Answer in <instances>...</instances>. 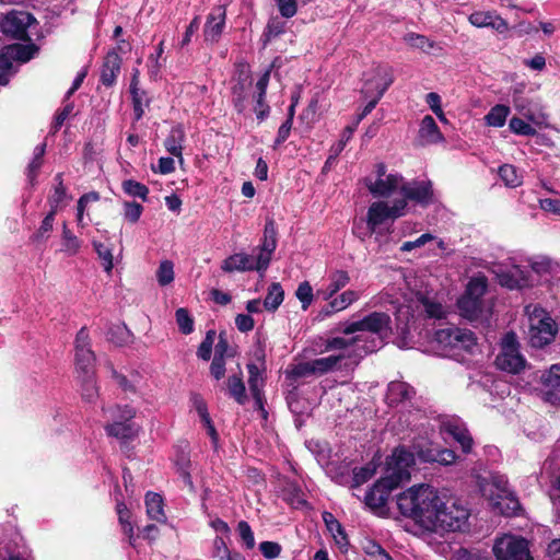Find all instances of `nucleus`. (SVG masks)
Returning a JSON list of instances; mask_svg holds the SVG:
<instances>
[{"label":"nucleus","instance_id":"obj_18","mask_svg":"<svg viewBox=\"0 0 560 560\" xmlns=\"http://www.w3.org/2000/svg\"><path fill=\"white\" fill-rule=\"evenodd\" d=\"M322 518L326 525V528L334 537L335 542L339 546L340 549L347 551L350 541L341 523L334 516L331 512L328 511L323 512Z\"/></svg>","mask_w":560,"mask_h":560},{"label":"nucleus","instance_id":"obj_7","mask_svg":"<svg viewBox=\"0 0 560 560\" xmlns=\"http://www.w3.org/2000/svg\"><path fill=\"white\" fill-rule=\"evenodd\" d=\"M435 340L444 348L464 350L469 353H472V349L477 346L475 332L457 326H448L436 330Z\"/></svg>","mask_w":560,"mask_h":560},{"label":"nucleus","instance_id":"obj_45","mask_svg":"<svg viewBox=\"0 0 560 560\" xmlns=\"http://www.w3.org/2000/svg\"><path fill=\"white\" fill-rule=\"evenodd\" d=\"M350 282L349 273L345 270H337L330 276V283L327 288L325 299L332 298L339 290Z\"/></svg>","mask_w":560,"mask_h":560},{"label":"nucleus","instance_id":"obj_40","mask_svg":"<svg viewBox=\"0 0 560 560\" xmlns=\"http://www.w3.org/2000/svg\"><path fill=\"white\" fill-rule=\"evenodd\" d=\"M94 250L97 254L98 259L102 262L104 271L108 275L112 273L114 267V257H113V245L109 243H102L98 241H93Z\"/></svg>","mask_w":560,"mask_h":560},{"label":"nucleus","instance_id":"obj_64","mask_svg":"<svg viewBox=\"0 0 560 560\" xmlns=\"http://www.w3.org/2000/svg\"><path fill=\"white\" fill-rule=\"evenodd\" d=\"M259 550L266 559H276L282 551V546L276 541H261L259 544Z\"/></svg>","mask_w":560,"mask_h":560},{"label":"nucleus","instance_id":"obj_20","mask_svg":"<svg viewBox=\"0 0 560 560\" xmlns=\"http://www.w3.org/2000/svg\"><path fill=\"white\" fill-rule=\"evenodd\" d=\"M364 331L382 335L384 331L390 330V316L384 312H372L362 319Z\"/></svg>","mask_w":560,"mask_h":560},{"label":"nucleus","instance_id":"obj_43","mask_svg":"<svg viewBox=\"0 0 560 560\" xmlns=\"http://www.w3.org/2000/svg\"><path fill=\"white\" fill-rule=\"evenodd\" d=\"M510 113V107L506 105L498 104L493 106L489 113L486 115L485 119L488 126L492 127H502L504 126L508 115Z\"/></svg>","mask_w":560,"mask_h":560},{"label":"nucleus","instance_id":"obj_58","mask_svg":"<svg viewBox=\"0 0 560 560\" xmlns=\"http://www.w3.org/2000/svg\"><path fill=\"white\" fill-rule=\"evenodd\" d=\"M295 296L301 302L302 308L304 311L307 310L308 306L312 304L313 298H314L313 288L308 281H303L299 284V287L295 291Z\"/></svg>","mask_w":560,"mask_h":560},{"label":"nucleus","instance_id":"obj_37","mask_svg":"<svg viewBox=\"0 0 560 560\" xmlns=\"http://www.w3.org/2000/svg\"><path fill=\"white\" fill-rule=\"evenodd\" d=\"M81 240L68 228L65 222L62 225L61 234V248L60 252L66 253L68 256H74L81 248Z\"/></svg>","mask_w":560,"mask_h":560},{"label":"nucleus","instance_id":"obj_38","mask_svg":"<svg viewBox=\"0 0 560 560\" xmlns=\"http://www.w3.org/2000/svg\"><path fill=\"white\" fill-rule=\"evenodd\" d=\"M56 214H57V212L55 210H50L46 214V217L43 219L37 231L30 237V241L33 244H43L48 240V237L54 229V222H55Z\"/></svg>","mask_w":560,"mask_h":560},{"label":"nucleus","instance_id":"obj_4","mask_svg":"<svg viewBox=\"0 0 560 560\" xmlns=\"http://www.w3.org/2000/svg\"><path fill=\"white\" fill-rule=\"evenodd\" d=\"M494 363L499 370L511 374H518L525 369L526 360L520 353V342L515 332L505 334L501 351L495 357Z\"/></svg>","mask_w":560,"mask_h":560},{"label":"nucleus","instance_id":"obj_60","mask_svg":"<svg viewBox=\"0 0 560 560\" xmlns=\"http://www.w3.org/2000/svg\"><path fill=\"white\" fill-rule=\"evenodd\" d=\"M541 381L547 387L560 392V364H553L548 372L542 374Z\"/></svg>","mask_w":560,"mask_h":560},{"label":"nucleus","instance_id":"obj_12","mask_svg":"<svg viewBox=\"0 0 560 560\" xmlns=\"http://www.w3.org/2000/svg\"><path fill=\"white\" fill-rule=\"evenodd\" d=\"M226 9L224 5H217L208 14L203 28V37L207 44H215L221 38L225 27Z\"/></svg>","mask_w":560,"mask_h":560},{"label":"nucleus","instance_id":"obj_28","mask_svg":"<svg viewBox=\"0 0 560 560\" xmlns=\"http://www.w3.org/2000/svg\"><path fill=\"white\" fill-rule=\"evenodd\" d=\"M185 140V131L182 125L174 126L166 139L164 140V147L168 153L179 158L183 161V142Z\"/></svg>","mask_w":560,"mask_h":560},{"label":"nucleus","instance_id":"obj_63","mask_svg":"<svg viewBox=\"0 0 560 560\" xmlns=\"http://www.w3.org/2000/svg\"><path fill=\"white\" fill-rule=\"evenodd\" d=\"M365 553L373 560H393L392 556L376 541H369L364 547Z\"/></svg>","mask_w":560,"mask_h":560},{"label":"nucleus","instance_id":"obj_47","mask_svg":"<svg viewBox=\"0 0 560 560\" xmlns=\"http://www.w3.org/2000/svg\"><path fill=\"white\" fill-rule=\"evenodd\" d=\"M313 369L314 368L312 366L311 361L300 362L288 368L285 371V375L288 380L296 381L299 378L315 375Z\"/></svg>","mask_w":560,"mask_h":560},{"label":"nucleus","instance_id":"obj_52","mask_svg":"<svg viewBox=\"0 0 560 560\" xmlns=\"http://www.w3.org/2000/svg\"><path fill=\"white\" fill-rule=\"evenodd\" d=\"M246 100H247V94H246V89H245L244 83L243 82L236 83L232 88V102H233V106H234L235 110L238 114H243L244 110L246 109Z\"/></svg>","mask_w":560,"mask_h":560},{"label":"nucleus","instance_id":"obj_2","mask_svg":"<svg viewBox=\"0 0 560 560\" xmlns=\"http://www.w3.org/2000/svg\"><path fill=\"white\" fill-rule=\"evenodd\" d=\"M416 465L415 454L406 445H398L385 459V476L381 477L389 488H398L411 478L410 469Z\"/></svg>","mask_w":560,"mask_h":560},{"label":"nucleus","instance_id":"obj_16","mask_svg":"<svg viewBox=\"0 0 560 560\" xmlns=\"http://www.w3.org/2000/svg\"><path fill=\"white\" fill-rule=\"evenodd\" d=\"M415 395V388L406 382L394 381L388 384L387 399L390 406L410 401Z\"/></svg>","mask_w":560,"mask_h":560},{"label":"nucleus","instance_id":"obj_26","mask_svg":"<svg viewBox=\"0 0 560 560\" xmlns=\"http://www.w3.org/2000/svg\"><path fill=\"white\" fill-rule=\"evenodd\" d=\"M381 456L376 453L372 460L361 467H354L352 470V488H358L368 482L376 472Z\"/></svg>","mask_w":560,"mask_h":560},{"label":"nucleus","instance_id":"obj_31","mask_svg":"<svg viewBox=\"0 0 560 560\" xmlns=\"http://www.w3.org/2000/svg\"><path fill=\"white\" fill-rule=\"evenodd\" d=\"M145 508L148 516L156 522H165L164 502L161 494L149 491L145 494Z\"/></svg>","mask_w":560,"mask_h":560},{"label":"nucleus","instance_id":"obj_15","mask_svg":"<svg viewBox=\"0 0 560 560\" xmlns=\"http://www.w3.org/2000/svg\"><path fill=\"white\" fill-rule=\"evenodd\" d=\"M385 479L380 478L365 493L364 502L373 511L386 505L390 492L395 488L387 487Z\"/></svg>","mask_w":560,"mask_h":560},{"label":"nucleus","instance_id":"obj_51","mask_svg":"<svg viewBox=\"0 0 560 560\" xmlns=\"http://www.w3.org/2000/svg\"><path fill=\"white\" fill-rule=\"evenodd\" d=\"M247 371L250 394L262 392L264 380L261 377V371L258 365L255 363H248Z\"/></svg>","mask_w":560,"mask_h":560},{"label":"nucleus","instance_id":"obj_61","mask_svg":"<svg viewBox=\"0 0 560 560\" xmlns=\"http://www.w3.org/2000/svg\"><path fill=\"white\" fill-rule=\"evenodd\" d=\"M143 212L141 203L136 201L124 202V217L130 223H137Z\"/></svg>","mask_w":560,"mask_h":560},{"label":"nucleus","instance_id":"obj_36","mask_svg":"<svg viewBox=\"0 0 560 560\" xmlns=\"http://www.w3.org/2000/svg\"><path fill=\"white\" fill-rule=\"evenodd\" d=\"M27 42V44H14L8 47L11 54V59L20 62H27L34 58L35 54L39 50V47L31 42V39Z\"/></svg>","mask_w":560,"mask_h":560},{"label":"nucleus","instance_id":"obj_1","mask_svg":"<svg viewBox=\"0 0 560 560\" xmlns=\"http://www.w3.org/2000/svg\"><path fill=\"white\" fill-rule=\"evenodd\" d=\"M396 505L402 516L430 528L432 520L436 517L438 508H443V499L435 488L419 485L397 494Z\"/></svg>","mask_w":560,"mask_h":560},{"label":"nucleus","instance_id":"obj_5","mask_svg":"<svg viewBox=\"0 0 560 560\" xmlns=\"http://www.w3.org/2000/svg\"><path fill=\"white\" fill-rule=\"evenodd\" d=\"M492 552L495 560H534L528 540L522 536L506 534L497 537Z\"/></svg>","mask_w":560,"mask_h":560},{"label":"nucleus","instance_id":"obj_42","mask_svg":"<svg viewBox=\"0 0 560 560\" xmlns=\"http://www.w3.org/2000/svg\"><path fill=\"white\" fill-rule=\"evenodd\" d=\"M487 289L488 280L486 276L474 277L468 281L466 290L463 295L482 300V296L486 294Z\"/></svg>","mask_w":560,"mask_h":560},{"label":"nucleus","instance_id":"obj_62","mask_svg":"<svg viewBox=\"0 0 560 560\" xmlns=\"http://www.w3.org/2000/svg\"><path fill=\"white\" fill-rule=\"evenodd\" d=\"M237 532L246 549H253L255 547V536L250 525L246 521H240Z\"/></svg>","mask_w":560,"mask_h":560},{"label":"nucleus","instance_id":"obj_39","mask_svg":"<svg viewBox=\"0 0 560 560\" xmlns=\"http://www.w3.org/2000/svg\"><path fill=\"white\" fill-rule=\"evenodd\" d=\"M284 300V291L279 282H272L268 287L267 295L264 299V307L269 312L279 308Z\"/></svg>","mask_w":560,"mask_h":560},{"label":"nucleus","instance_id":"obj_19","mask_svg":"<svg viewBox=\"0 0 560 560\" xmlns=\"http://www.w3.org/2000/svg\"><path fill=\"white\" fill-rule=\"evenodd\" d=\"M401 180L402 176L389 174L385 179L377 178L374 183H366V187L374 197H388L398 188Z\"/></svg>","mask_w":560,"mask_h":560},{"label":"nucleus","instance_id":"obj_30","mask_svg":"<svg viewBox=\"0 0 560 560\" xmlns=\"http://www.w3.org/2000/svg\"><path fill=\"white\" fill-rule=\"evenodd\" d=\"M228 393L238 405H245L247 401L246 387L243 381V374L238 373L230 375L225 382Z\"/></svg>","mask_w":560,"mask_h":560},{"label":"nucleus","instance_id":"obj_35","mask_svg":"<svg viewBox=\"0 0 560 560\" xmlns=\"http://www.w3.org/2000/svg\"><path fill=\"white\" fill-rule=\"evenodd\" d=\"M404 39L410 47L419 49L425 54H430L436 49L442 50V47H440L435 42L421 34L408 33L405 35Z\"/></svg>","mask_w":560,"mask_h":560},{"label":"nucleus","instance_id":"obj_27","mask_svg":"<svg viewBox=\"0 0 560 560\" xmlns=\"http://www.w3.org/2000/svg\"><path fill=\"white\" fill-rule=\"evenodd\" d=\"M419 137L427 143L435 144L444 141V137L439 129L434 118L430 115H425L420 124Z\"/></svg>","mask_w":560,"mask_h":560},{"label":"nucleus","instance_id":"obj_6","mask_svg":"<svg viewBox=\"0 0 560 560\" xmlns=\"http://www.w3.org/2000/svg\"><path fill=\"white\" fill-rule=\"evenodd\" d=\"M469 512L467 509L452 503L450 506L443 501V508H438L436 517L432 520L430 528H441L447 532H464L468 527Z\"/></svg>","mask_w":560,"mask_h":560},{"label":"nucleus","instance_id":"obj_53","mask_svg":"<svg viewBox=\"0 0 560 560\" xmlns=\"http://www.w3.org/2000/svg\"><path fill=\"white\" fill-rule=\"evenodd\" d=\"M419 301L429 318L440 319L444 316L443 306L440 302L433 301L425 295H421Z\"/></svg>","mask_w":560,"mask_h":560},{"label":"nucleus","instance_id":"obj_8","mask_svg":"<svg viewBox=\"0 0 560 560\" xmlns=\"http://www.w3.org/2000/svg\"><path fill=\"white\" fill-rule=\"evenodd\" d=\"M35 22V18L28 12L12 11L4 16L0 26L8 37L18 40H30L28 27Z\"/></svg>","mask_w":560,"mask_h":560},{"label":"nucleus","instance_id":"obj_10","mask_svg":"<svg viewBox=\"0 0 560 560\" xmlns=\"http://www.w3.org/2000/svg\"><path fill=\"white\" fill-rule=\"evenodd\" d=\"M400 194L423 208L434 200L433 184L431 180H412L399 187Z\"/></svg>","mask_w":560,"mask_h":560},{"label":"nucleus","instance_id":"obj_41","mask_svg":"<svg viewBox=\"0 0 560 560\" xmlns=\"http://www.w3.org/2000/svg\"><path fill=\"white\" fill-rule=\"evenodd\" d=\"M132 108H133V121H139L144 116V106L150 105V98L147 97L144 90L138 89L137 91H130Z\"/></svg>","mask_w":560,"mask_h":560},{"label":"nucleus","instance_id":"obj_23","mask_svg":"<svg viewBox=\"0 0 560 560\" xmlns=\"http://www.w3.org/2000/svg\"><path fill=\"white\" fill-rule=\"evenodd\" d=\"M387 219H392V212L387 202L376 201L370 206L366 223L371 233L375 232L376 228L383 224Z\"/></svg>","mask_w":560,"mask_h":560},{"label":"nucleus","instance_id":"obj_54","mask_svg":"<svg viewBox=\"0 0 560 560\" xmlns=\"http://www.w3.org/2000/svg\"><path fill=\"white\" fill-rule=\"evenodd\" d=\"M156 279L161 287H165L174 280V265L171 260H163L156 271Z\"/></svg>","mask_w":560,"mask_h":560},{"label":"nucleus","instance_id":"obj_44","mask_svg":"<svg viewBox=\"0 0 560 560\" xmlns=\"http://www.w3.org/2000/svg\"><path fill=\"white\" fill-rule=\"evenodd\" d=\"M343 358L345 355L338 354L312 360L311 363L312 366L314 368L313 370L315 375H324L329 371H332L337 363L340 362Z\"/></svg>","mask_w":560,"mask_h":560},{"label":"nucleus","instance_id":"obj_48","mask_svg":"<svg viewBox=\"0 0 560 560\" xmlns=\"http://www.w3.org/2000/svg\"><path fill=\"white\" fill-rule=\"evenodd\" d=\"M499 176L509 187H517L522 184V177L517 168L512 164H503L499 167Z\"/></svg>","mask_w":560,"mask_h":560},{"label":"nucleus","instance_id":"obj_25","mask_svg":"<svg viewBox=\"0 0 560 560\" xmlns=\"http://www.w3.org/2000/svg\"><path fill=\"white\" fill-rule=\"evenodd\" d=\"M383 77L384 79L386 80L385 83L381 86V89L377 91V94H375L374 97H371V100L368 102V104L363 107V109L361 110V113L358 114L357 116V119L354 121V124L352 126H347V130L349 131L350 135H352L354 132V130L357 129L358 125L360 124V121L362 119H364L377 105V103L380 102V100L383 97V95L385 94V92L388 90V88L392 85V79H390V75L383 72Z\"/></svg>","mask_w":560,"mask_h":560},{"label":"nucleus","instance_id":"obj_34","mask_svg":"<svg viewBox=\"0 0 560 560\" xmlns=\"http://www.w3.org/2000/svg\"><path fill=\"white\" fill-rule=\"evenodd\" d=\"M105 431L109 436L120 440H130L136 435L135 424L121 420H115L113 423L105 427Z\"/></svg>","mask_w":560,"mask_h":560},{"label":"nucleus","instance_id":"obj_3","mask_svg":"<svg viewBox=\"0 0 560 560\" xmlns=\"http://www.w3.org/2000/svg\"><path fill=\"white\" fill-rule=\"evenodd\" d=\"M415 459L418 458L422 464H439L441 466L453 465L458 456L451 448H440L431 440L424 436L412 439L408 447Z\"/></svg>","mask_w":560,"mask_h":560},{"label":"nucleus","instance_id":"obj_13","mask_svg":"<svg viewBox=\"0 0 560 560\" xmlns=\"http://www.w3.org/2000/svg\"><path fill=\"white\" fill-rule=\"evenodd\" d=\"M385 72L390 75L392 84L394 83V74L393 69L389 66H376L370 72L363 73V86L361 89V94L364 98L374 97L377 94V91L385 83V79L383 77Z\"/></svg>","mask_w":560,"mask_h":560},{"label":"nucleus","instance_id":"obj_24","mask_svg":"<svg viewBox=\"0 0 560 560\" xmlns=\"http://www.w3.org/2000/svg\"><path fill=\"white\" fill-rule=\"evenodd\" d=\"M222 270L225 272L233 271H253L256 270V261L254 262L253 258L243 253L233 254L225 258L221 266Z\"/></svg>","mask_w":560,"mask_h":560},{"label":"nucleus","instance_id":"obj_29","mask_svg":"<svg viewBox=\"0 0 560 560\" xmlns=\"http://www.w3.org/2000/svg\"><path fill=\"white\" fill-rule=\"evenodd\" d=\"M359 299V294L353 290H347L339 296L331 300L320 312L324 316H330L336 312L342 311Z\"/></svg>","mask_w":560,"mask_h":560},{"label":"nucleus","instance_id":"obj_21","mask_svg":"<svg viewBox=\"0 0 560 560\" xmlns=\"http://www.w3.org/2000/svg\"><path fill=\"white\" fill-rule=\"evenodd\" d=\"M457 307L462 317L474 323L482 315L483 301L462 295L457 301Z\"/></svg>","mask_w":560,"mask_h":560},{"label":"nucleus","instance_id":"obj_14","mask_svg":"<svg viewBox=\"0 0 560 560\" xmlns=\"http://www.w3.org/2000/svg\"><path fill=\"white\" fill-rule=\"evenodd\" d=\"M122 59L116 49L109 50L104 57L100 82L106 88H113L116 84L117 77L121 70Z\"/></svg>","mask_w":560,"mask_h":560},{"label":"nucleus","instance_id":"obj_32","mask_svg":"<svg viewBox=\"0 0 560 560\" xmlns=\"http://www.w3.org/2000/svg\"><path fill=\"white\" fill-rule=\"evenodd\" d=\"M95 354L92 349H78L75 351V369L78 375L94 374Z\"/></svg>","mask_w":560,"mask_h":560},{"label":"nucleus","instance_id":"obj_55","mask_svg":"<svg viewBox=\"0 0 560 560\" xmlns=\"http://www.w3.org/2000/svg\"><path fill=\"white\" fill-rule=\"evenodd\" d=\"M107 336L109 341L117 346H124L130 339V331L126 325H117L108 330Z\"/></svg>","mask_w":560,"mask_h":560},{"label":"nucleus","instance_id":"obj_56","mask_svg":"<svg viewBox=\"0 0 560 560\" xmlns=\"http://www.w3.org/2000/svg\"><path fill=\"white\" fill-rule=\"evenodd\" d=\"M509 127L511 131L520 136H535L537 132L533 126L517 116L510 119Z\"/></svg>","mask_w":560,"mask_h":560},{"label":"nucleus","instance_id":"obj_46","mask_svg":"<svg viewBox=\"0 0 560 560\" xmlns=\"http://www.w3.org/2000/svg\"><path fill=\"white\" fill-rule=\"evenodd\" d=\"M121 188L124 192L127 194L128 196L138 197L143 201H147L148 195L150 192L148 186L135 179L124 180L121 184Z\"/></svg>","mask_w":560,"mask_h":560},{"label":"nucleus","instance_id":"obj_9","mask_svg":"<svg viewBox=\"0 0 560 560\" xmlns=\"http://www.w3.org/2000/svg\"><path fill=\"white\" fill-rule=\"evenodd\" d=\"M278 230L272 218H268L264 228V237L258 246L259 253L256 257V271H266L271 261V256L277 248Z\"/></svg>","mask_w":560,"mask_h":560},{"label":"nucleus","instance_id":"obj_22","mask_svg":"<svg viewBox=\"0 0 560 560\" xmlns=\"http://www.w3.org/2000/svg\"><path fill=\"white\" fill-rule=\"evenodd\" d=\"M502 494H498V501L495 505L500 509L504 516L517 515L518 511L522 510V505L514 491L509 489V483L503 482Z\"/></svg>","mask_w":560,"mask_h":560},{"label":"nucleus","instance_id":"obj_59","mask_svg":"<svg viewBox=\"0 0 560 560\" xmlns=\"http://www.w3.org/2000/svg\"><path fill=\"white\" fill-rule=\"evenodd\" d=\"M235 350L230 347V343L226 338V334L221 331L219 334L218 342L214 347V357L218 358H233L235 355Z\"/></svg>","mask_w":560,"mask_h":560},{"label":"nucleus","instance_id":"obj_57","mask_svg":"<svg viewBox=\"0 0 560 560\" xmlns=\"http://www.w3.org/2000/svg\"><path fill=\"white\" fill-rule=\"evenodd\" d=\"M73 108H74L73 103H68L62 108H59L56 112L55 117H54V121H52L51 127H50V132L52 135L57 133L60 130V128L62 127L65 121L68 119V117L72 113Z\"/></svg>","mask_w":560,"mask_h":560},{"label":"nucleus","instance_id":"obj_33","mask_svg":"<svg viewBox=\"0 0 560 560\" xmlns=\"http://www.w3.org/2000/svg\"><path fill=\"white\" fill-rule=\"evenodd\" d=\"M287 22L280 16H271L261 35L262 46L266 47L272 39L285 32Z\"/></svg>","mask_w":560,"mask_h":560},{"label":"nucleus","instance_id":"obj_50","mask_svg":"<svg viewBox=\"0 0 560 560\" xmlns=\"http://www.w3.org/2000/svg\"><path fill=\"white\" fill-rule=\"evenodd\" d=\"M78 378L81 382L82 397L86 401L94 400L97 397V387H96L94 374L78 375Z\"/></svg>","mask_w":560,"mask_h":560},{"label":"nucleus","instance_id":"obj_17","mask_svg":"<svg viewBox=\"0 0 560 560\" xmlns=\"http://www.w3.org/2000/svg\"><path fill=\"white\" fill-rule=\"evenodd\" d=\"M442 429L460 445L462 451L465 454H469L471 452L474 441L466 427L448 421L443 423Z\"/></svg>","mask_w":560,"mask_h":560},{"label":"nucleus","instance_id":"obj_49","mask_svg":"<svg viewBox=\"0 0 560 560\" xmlns=\"http://www.w3.org/2000/svg\"><path fill=\"white\" fill-rule=\"evenodd\" d=\"M176 324L178 329L184 335H189L194 331L195 320L185 307H179L175 312Z\"/></svg>","mask_w":560,"mask_h":560},{"label":"nucleus","instance_id":"obj_11","mask_svg":"<svg viewBox=\"0 0 560 560\" xmlns=\"http://www.w3.org/2000/svg\"><path fill=\"white\" fill-rule=\"evenodd\" d=\"M557 332L558 327L555 320L549 316H545L538 320L537 325L530 327V345L535 348H544L555 340Z\"/></svg>","mask_w":560,"mask_h":560}]
</instances>
